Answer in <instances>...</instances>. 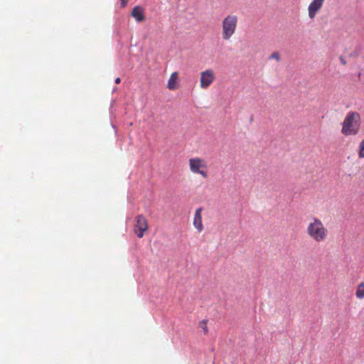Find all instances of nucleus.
<instances>
[{"instance_id":"20e7f679","label":"nucleus","mask_w":364,"mask_h":364,"mask_svg":"<svg viewBox=\"0 0 364 364\" xmlns=\"http://www.w3.org/2000/svg\"><path fill=\"white\" fill-rule=\"evenodd\" d=\"M188 162L192 173L200 174L203 178L208 177V166L204 159L194 157L189 159Z\"/></svg>"},{"instance_id":"4468645a","label":"nucleus","mask_w":364,"mask_h":364,"mask_svg":"<svg viewBox=\"0 0 364 364\" xmlns=\"http://www.w3.org/2000/svg\"><path fill=\"white\" fill-rule=\"evenodd\" d=\"M269 58L270 59H275L277 61H279L280 60V55H279V53L274 52V53H272L271 54Z\"/></svg>"},{"instance_id":"f3484780","label":"nucleus","mask_w":364,"mask_h":364,"mask_svg":"<svg viewBox=\"0 0 364 364\" xmlns=\"http://www.w3.org/2000/svg\"><path fill=\"white\" fill-rule=\"evenodd\" d=\"M341 60L342 64L346 65V62L345 61V60L343 58H341Z\"/></svg>"},{"instance_id":"2eb2a0df","label":"nucleus","mask_w":364,"mask_h":364,"mask_svg":"<svg viewBox=\"0 0 364 364\" xmlns=\"http://www.w3.org/2000/svg\"><path fill=\"white\" fill-rule=\"evenodd\" d=\"M120 1L122 7L126 6L128 3V0H120Z\"/></svg>"},{"instance_id":"1a4fd4ad","label":"nucleus","mask_w":364,"mask_h":364,"mask_svg":"<svg viewBox=\"0 0 364 364\" xmlns=\"http://www.w3.org/2000/svg\"><path fill=\"white\" fill-rule=\"evenodd\" d=\"M178 72H173L171 75V76L168 80V84H167L168 88L170 90H175L178 89Z\"/></svg>"},{"instance_id":"f8f14e48","label":"nucleus","mask_w":364,"mask_h":364,"mask_svg":"<svg viewBox=\"0 0 364 364\" xmlns=\"http://www.w3.org/2000/svg\"><path fill=\"white\" fill-rule=\"evenodd\" d=\"M355 296L359 299L364 298V282H361L358 284L355 291Z\"/></svg>"},{"instance_id":"9b49d317","label":"nucleus","mask_w":364,"mask_h":364,"mask_svg":"<svg viewBox=\"0 0 364 364\" xmlns=\"http://www.w3.org/2000/svg\"><path fill=\"white\" fill-rule=\"evenodd\" d=\"M357 154L359 159H364V136L358 145Z\"/></svg>"},{"instance_id":"39448f33","label":"nucleus","mask_w":364,"mask_h":364,"mask_svg":"<svg viewBox=\"0 0 364 364\" xmlns=\"http://www.w3.org/2000/svg\"><path fill=\"white\" fill-rule=\"evenodd\" d=\"M215 80V74L213 69H207L200 73V87L203 89H208Z\"/></svg>"},{"instance_id":"9d476101","label":"nucleus","mask_w":364,"mask_h":364,"mask_svg":"<svg viewBox=\"0 0 364 364\" xmlns=\"http://www.w3.org/2000/svg\"><path fill=\"white\" fill-rule=\"evenodd\" d=\"M131 15L138 22L143 21L145 18L143 9L139 6L134 7V9L132 11Z\"/></svg>"},{"instance_id":"6e6552de","label":"nucleus","mask_w":364,"mask_h":364,"mask_svg":"<svg viewBox=\"0 0 364 364\" xmlns=\"http://www.w3.org/2000/svg\"><path fill=\"white\" fill-rule=\"evenodd\" d=\"M202 208H198L196 210L193 223V226L196 228L198 232H201L204 229L202 222Z\"/></svg>"},{"instance_id":"0eeeda50","label":"nucleus","mask_w":364,"mask_h":364,"mask_svg":"<svg viewBox=\"0 0 364 364\" xmlns=\"http://www.w3.org/2000/svg\"><path fill=\"white\" fill-rule=\"evenodd\" d=\"M325 0H313L308 7L309 16L314 18L318 11L322 8Z\"/></svg>"},{"instance_id":"f03ea898","label":"nucleus","mask_w":364,"mask_h":364,"mask_svg":"<svg viewBox=\"0 0 364 364\" xmlns=\"http://www.w3.org/2000/svg\"><path fill=\"white\" fill-rule=\"evenodd\" d=\"M341 124V133L343 136H355L360 131L361 116L356 111H349Z\"/></svg>"},{"instance_id":"f257e3e1","label":"nucleus","mask_w":364,"mask_h":364,"mask_svg":"<svg viewBox=\"0 0 364 364\" xmlns=\"http://www.w3.org/2000/svg\"><path fill=\"white\" fill-rule=\"evenodd\" d=\"M306 232L309 238L318 243L326 241L329 234L328 228L316 217H312L309 219Z\"/></svg>"},{"instance_id":"dca6fc26","label":"nucleus","mask_w":364,"mask_h":364,"mask_svg":"<svg viewBox=\"0 0 364 364\" xmlns=\"http://www.w3.org/2000/svg\"><path fill=\"white\" fill-rule=\"evenodd\" d=\"M120 82H121V79H120L119 77H117V78L115 79V82H116L117 84H119Z\"/></svg>"},{"instance_id":"7ed1b4c3","label":"nucleus","mask_w":364,"mask_h":364,"mask_svg":"<svg viewBox=\"0 0 364 364\" xmlns=\"http://www.w3.org/2000/svg\"><path fill=\"white\" fill-rule=\"evenodd\" d=\"M238 18L235 14H228L222 21V38L230 40L235 34L237 26Z\"/></svg>"},{"instance_id":"ddd939ff","label":"nucleus","mask_w":364,"mask_h":364,"mask_svg":"<svg viewBox=\"0 0 364 364\" xmlns=\"http://www.w3.org/2000/svg\"><path fill=\"white\" fill-rule=\"evenodd\" d=\"M199 327L202 328L204 331V333L206 334L208 331V326H207V321L203 320L199 323Z\"/></svg>"},{"instance_id":"423d86ee","label":"nucleus","mask_w":364,"mask_h":364,"mask_svg":"<svg viewBox=\"0 0 364 364\" xmlns=\"http://www.w3.org/2000/svg\"><path fill=\"white\" fill-rule=\"evenodd\" d=\"M149 225L146 218L143 215H138L136 218L134 232L138 237L141 238L148 230Z\"/></svg>"}]
</instances>
